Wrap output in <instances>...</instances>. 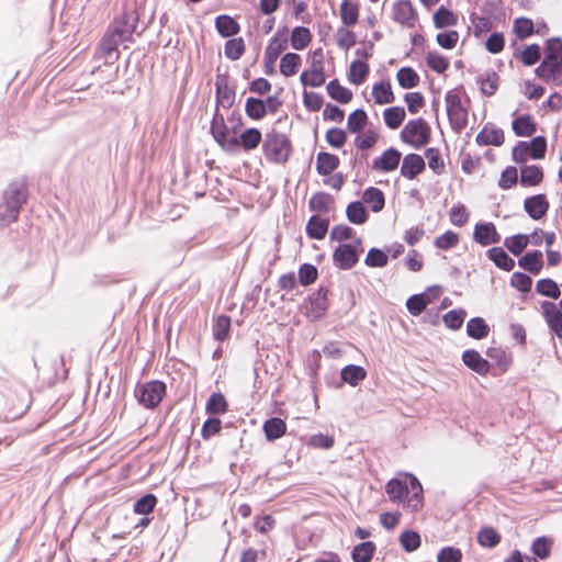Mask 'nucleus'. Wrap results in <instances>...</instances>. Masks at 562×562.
Segmentation results:
<instances>
[{
	"mask_svg": "<svg viewBox=\"0 0 562 562\" xmlns=\"http://www.w3.org/2000/svg\"><path fill=\"white\" fill-rule=\"evenodd\" d=\"M396 79L401 88L413 89L419 85V75L408 66L402 67L396 74Z\"/></svg>",
	"mask_w": 562,
	"mask_h": 562,
	"instance_id": "38",
	"label": "nucleus"
},
{
	"mask_svg": "<svg viewBox=\"0 0 562 562\" xmlns=\"http://www.w3.org/2000/svg\"><path fill=\"white\" fill-rule=\"evenodd\" d=\"M302 64V58L296 53H285L280 60V72L284 77L294 76Z\"/></svg>",
	"mask_w": 562,
	"mask_h": 562,
	"instance_id": "34",
	"label": "nucleus"
},
{
	"mask_svg": "<svg viewBox=\"0 0 562 562\" xmlns=\"http://www.w3.org/2000/svg\"><path fill=\"white\" fill-rule=\"evenodd\" d=\"M229 76L227 72L217 74L215 80L216 108L223 106L229 109L233 106L236 98L235 86H229Z\"/></svg>",
	"mask_w": 562,
	"mask_h": 562,
	"instance_id": "6",
	"label": "nucleus"
},
{
	"mask_svg": "<svg viewBox=\"0 0 562 562\" xmlns=\"http://www.w3.org/2000/svg\"><path fill=\"white\" fill-rule=\"evenodd\" d=\"M467 312L463 308L451 310L442 316L443 324L451 330L462 327Z\"/></svg>",
	"mask_w": 562,
	"mask_h": 562,
	"instance_id": "54",
	"label": "nucleus"
},
{
	"mask_svg": "<svg viewBox=\"0 0 562 562\" xmlns=\"http://www.w3.org/2000/svg\"><path fill=\"white\" fill-rule=\"evenodd\" d=\"M124 42L123 38H121L119 35H116L114 32H112L110 29L102 37L99 49L102 54V56L110 60L112 58L117 59L119 57V45L120 43Z\"/></svg>",
	"mask_w": 562,
	"mask_h": 562,
	"instance_id": "19",
	"label": "nucleus"
},
{
	"mask_svg": "<svg viewBox=\"0 0 562 562\" xmlns=\"http://www.w3.org/2000/svg\"><path fill=\"white\" fill-rule=\"evenodd\" d=\"M340 19L345 26L350 27L359 20V5L350 1H342L340 4Z\"/></svg>",
	"mask_w": 562,
	"mask_h": 562,
	"instance_id": "40",
	"label": "nucleus"
},
{
	"mask_svg": "<svg viewBox=\"0 0 562 562\" xmlns=\"http://www.w3.org/2000/svg\"><path fill=\"white\" fill-rule=\"evenodd\" d=\"M363 201L370 204L372 212L378 213L384 209L385 196L382 190L375 187H369L363 192Z\"/></svg>",
	"mask_w": 562,
	"mask_h": 562,
	"instance_id": "31",
	"label": "nucleus"
},
{
	"mask_svg": "<svg viewBox=\"0 0 562 562\" xmlns=\"http://www.w3.org/2000/svg\"><path fill=\"white\" fill-rule=\"evenodd\" d=\"M426 169L424 157L418 154H408L403 158L401 166V175L413 180L423 173Z\"/></svg>",
	"mask_w": 562,
	"mask_h": 562,
	"instance_id": "15",
	"label": "nucleus"
},
{
	"mask_svg": "<svg viewBox=\"0 0 562 562\" xmlns=\"http://www.w3.org/2000/svg\"><path fill=\"white\" fill-rule=\"evenodd\" d=\"M549 201L544 194L528 196L524 201L526 213L535 221L542 218L549 210Z\"/></svg>",
	"mask_w": 562,
	"mask_h": 562,
	"instance_id": "16",
	"label": "nucleus"
},
{
	"mask_svg": "<svg viewBox=\"0 0 562 562\" xmlns=\"http://www.w3.org/2000/svg\"><path fill=\"white\" fill-rule=\"evenodd\" d=\"M401 140H430V127L422 119H415L407 122L400 134Z\"/></svg>",
	"mask_w": 562,
	"mask_h": 562,
	"instance_id": "7",
	"label": "nucleus"
},
{
	"mask_svg": "<svg viewBox=\"0 0 562 562\" xmlns=\"http://www.w3.org/2000/svg\"><path fill=\"white\" fill-rule=\"evenodd\" d=\"M375 549L376 547L372 541L360 542L353 547L351 558L353 562H371Z\"/></svg>",
	"mask_w": 562,
	"mask_h": 562,
	"instance_id": "37",
	"label": "nucleus"
},
{
	"mask_svg": "<svg viewBox=\"0 0 562 562\" xmlns=\"http://www.w3.org/2000/svg\"><path fill=\"white\" fill-rule=\"evenodd\" d=\"M329 228V220L317 215H312L306 223V235L311 239L322 240L327 235Z\"/></svg>",
	"mask_w": 562,
	"mask_h": 562,
	"instance_id": "21",
	"label": "nucleus"
},
{
	"mask_svg": "<svg viewBox=\"0 0 562 562\" xmlns=\"http://www.w3.org/2000/svg\"><path fill=\"white\" fill-rule=\"evenodd\" d=\"M518 266L531 274H539L543 267V256L540 250H530L518 259Z\"/></svg>",
	"mask_w": 562,
	"mask_h": 562,
	"instance_id": "20",
	"label": "nucleus"
},
{
	"mask_svg": "<svg viewBox=\"0 0 562 562\" xmlns=\"http://www.w3.org/2000/svg\"><path fill=\"white\" fill-rule=\"evenodd\" d=\"M473 239L481 246H488L499 243L501 235L492 222L477 223L474 226Z\"/></svg>",
	"mask_w": 562,
	"mask_h": 562,
	"instance_id": "14",
	"label": "nucleus"
},
{
	"mask_svg": "<svg viewBox=\"0 0 562 562\" xmlns=\"http://www.w3.org/2000/svg\"><path fill=\"white\" fill-rule=\"evenodd\" d=\"M372 94L376 104H389L395 99L390 81L376 82L372 88Z\"/></svg>",
	"mask_w": 562,
	"mask_h": 562,
	"instance_id": "35",
	"label": "nucleus"
},
{
	"mask_svg": "<svg viewBox=\"0 0 562 562\" xmlns=\"http://www.w3.org/2000/svg\"><path fill=\"white\" fill-rule=\"evenodd\" d=\"M211 133L214 140H228L226 135L228 134V126L224 122V116L218 113V109H215V113L211 124Z\"/></svg>",
	"mask_w": 562,
	"mask_h": 562,
	"instance_id": "57",
	"label": "nucleus"
},
{
	"mask_svg": "<svg viewBox=\"0 0 562 562\" xmlns=\"http://www.w3.org/2000/svg\"><path fill=\"white\" fill-rule=\"evenodd\" d=\"M400 160L401 153L391 147L373 160V168L383 172H390L398 167Z\"/></svg>",
	"mask_w": 562,
	"mask_h": 562,
	"instance_id": "18",
	"label": "nucleus"
},
{
	"mask_svg": "<svg viewBox=\"0 0 562 562\" xmlns=\"http://www.w3.org/2000/svg\"><path fill=\"white\" fill-rule=\"evenodd\" d=\"M486 256L497 268L504 271H512L515 267V260L502 247L490 248Z\"/></svg>",
	"mask_w": 562,
	"mask_h": 562,
	"instance_id": "23",
	"label": "nucleus"
},
{
	"mask_svg": "<svg viewBox=\"0 0 562 562\" xmlns=\"http://www.w3.org/2000/svg\"><path fill=\"white\" fill-rule=\"evenodd\" d=\"M543 178L542 169L538 166H526L520 170V183L522 186H537Z\"/></svg>",
	"mask_w": 562,
	"mask_h": 562,
	"instance_id": "47",
	"label": "nucleus"
},
{
	"mask_svg": "<svg viewBox=\"0 0 562 562\" xmlns=\"http://www.w3.org/2000/svg\"><path fill=\"white\" fill-rule=\"evenodd\" d=\"M387 254L376 247L371 248L364 258V263L370 268H383L387 265Z\"/></svg>",
	"mask_w": 562,
	"mask_h": 562,
	"instance_id": "56",
	"label": "nucleus"
},
{
	"mask_svg": "<svg viewBox=\"0 0 562 562\" xmlns=\"http://www.w3.org/2000/svg\"><path fill=\"white\" fill-rule=\"evenodd\" d=\"M334 203L335 200L329 193L316 192L311 196L308 207L312 212L327 213Z\"/></svg>",
	"mask_w": 562,
	"mask_h": 562,
	"instance_id": "27",
	"label": "nucleus"
},
{
	"mask_svg": "<svg viewBox=\"0 0 562 562\" xmlns=\"http://www.w3.org/2000/svg\"><path fill=\"white\" fill-rule=\"evenodd\" d=\"M366 376L367 371L362 367L357 364H348L341 369L339 380L334 378V382H327V384L336 389L341 387L344 383H348L351 386H357L361 381L366 379Z\"/></svg>",
	"mask_w": 562,
	"mask_h": 562,
	"instance_id": "10",
	"label": "nucleus"
},
{
	"mask_svg": "<svg viewBox=\"0 0 562 562\" xmlns=\"http://www.w3.org/2000/svg\"><path fill=\"white\" fill-rule=\"evenodd\" d=\"M528 244L529 236L525 234H516L507 237L504 241V245L514 256H519L526 249Z\"/></svg>",
	"mask_w": 562,
	"mask_h": 562,
	"instance_id": "52",
	"label": "nucleus"
},
{
	"mask_svg": "<svg viewBox=\"0 0 562 562\" xmlns=\"http://www.w3.org/2000/svg\"><path fill=\"white\" fill-rule=\"evenodd\" d=\"M312 41V33L305 26H295L291 33L290 44L295 50L305 49Z\"/></svg>",
	"mask_w": 562,
	"mask_h": 562,
	"instance_id": "33",
	"label": "nucleus"
},
{
	"mask_svg": "<svg viewBox=\"0 0 562 562\" xmlns=\"http://www.w3.org/2000/svg\"><path fill=\"white\" fill-rule=\"evenodd\" d=\"M139 15L136 10H124L123 13L115 18L109 29L119 35L123 41H132V35L136 32Z\"/></svg>",
	"mask_w": 562,
	"mask_h": 562,
	"instance_id": "5",
	"label": "nucleus"
},
{
	"mask_svg": "<svg viewBox=\"0 0 562 562\" xmlns=\"http://www.w3.org/2000/svg\"><path fill=\"white\" fill-rule=\"evenodd\" d=\"M480 85L481 92L486 97H492L498 89L499 76L494 70H488L485 75H480L476 78Z\"/></svg>",
	"mask_w": 562,
	"mask_h": 562,
	"instance_id": "26",
	"label": "nucleus"
},
{
	"mask_svg": "<svg viewBox=\"0 0 562 562\" xmlns=\"http://www.w3.org/2000/svg\"><path fill=\"white\" fill-rule=\"evenodd\" d=\"M477 542L484 548H495L501 542V535L493 527H483L476 536Z\"/></svg>",
	"mask_w": 562,
	"mask_h": 562,
	"instance_id": "45",
	"label": "nucleus"
},
{
	"mask_svg": "<svg viewBox=\"0 0 562 562\" xmlns=\"http://www.w3.org/2000/svg\"><path fill=\"white\" fill-rule=\"evenodd\" d=\"M262 429L268 441H276L285 434L286 424L279 417H270L263 423Z\"/></svg>",
	"mask_w": 562,
	"mask_h": 562,
	"instance_id": "24",
	"label": "nucleus"
},
{
	"mask_svg": "<svg viewBox=\"0 0 562 562\" xmlns=\"http://www.w3.org/2000/svg\"><path fill=\"white\" fill-rule=\"evenodd\" d=\"M552 540L546 536L536 538L531 543V552L538 559L546 560L550 557Z\"/></svg>",
	"mask_w": 562,
	"mask_h": 562,
	"instance_id": "50",
	"label": "nucleus"
},
{
	"mask_svg": "<svg viewBox=\"0 0 562 562\" xmlns=\"http://www.w3.org/2000/svg\"><path fill=\"white\" fill-rule=\"evenodd\" d=\"M427 66L437 74H443L449 68V60L438 52H428L426 56Z\"/></svg>",
	"mask_w": 562,
	"mask_h": 562,
	"instance_id": "59",
	"label": "nucleus"
},
{
	"mask_svg": "<svg viewBox=\"0 0 562 562\" xmlns=\"http://www.w3.org/2000/svg\"><path fill=\"white\" fill-rule=\"evenodd\" d=\"M245 49V42L241 37L231 38L224 46V53L231 60H238L244 55Z\"/></svg>",
	"mask_w": 562,
	"mask_h": 562,
	"instance_id": "53",
	"label": "nucleus"
},
{
	"mask_svg": "<svg viewBox=\"0 0 562 562\" xmlns=\"http://www.w3.org/2000/svg\"><path fill=\"white\" fill-rule=\"evenodd\" d=\"M336 42L339 48L348 50L357 43V36L353 31L348 30L347 26H340L336 33Z\"/></svg>",
	"mask_w": 562,
	"mask_h": 562,
	"instance_id": "60",
	"label": "nucleus"
},
{
	"mask_svg": "<svg viewBox=\"0 0 562 562\" xmlns=\"http://www.w3.org/2000/svg\"><path fill=\"white\" fill-rule=\"evenodd\" d=\"M462 361L469 369L477 374L484 375L490 371V362L474 349L464 350Z\"/></svg>",
	"mask_w": 562,
	"mask_h": 562,
	"instance_id": "17",
	"label": "nucleus"
},
{
	"mask_svg": "<svg viewBox=\"0 0 562 562\" xmlns=\"http://www.w3.org/2000/svg\"><path fill=\"white\" fill-rule=\"evenodd\" d=\"M398 541L404 551L411 553L419 549L422 546L420 535L412 529H407L400 535Z\"/></svg>",
	"mask_w": 562,
	"mask_h": 562,
	"instance_id": "46",
	"label": "nucleus"
},
{
	"mask_svg": "<svg viewBox=\"0 0 562 562\" xmlns=\"http://www.w3.org/2000/svg\"><path fill=\"white\" fill-rule=\"evenodd\" d=\"M541 308L550 330L562 339V312L559 310L558 305L551 301H543Z\"/></svg>",
	"mask_w": 562,
	"mask_h": 562,
	"instance_id": "11",
	"label": "nucleus"
},
{
	"mask_svg": "<svg viewBox=\"0 0 562 562\" xmlns=\"http://www.w3.org/2000/svg\"><path fill=\"white\" fill-rule=\"evenodd\" d=\"M328 292L326 286L321 285L306 299L304 303L305 314L312 322H317L325 317L329 307Z\"/></svg>",
	"mask_w": 562,
	"mask_h": 562,
	"instance_id": "4",
	"label": "nucleus"
},
{
	"mask_svg": "<svg viewBox=\"0 0 562 562\" xmlns=\"http://www.w3.org/2000/svg\"><path fill=\"white\" fill-rule=\"evenodd\" d=\"M26 188L22 184H11L3 192L0 202V225L5 226L16 221L21 205L26 201Z\"/></svg>",
	"mask_w": 562,
	"mask_h": 562,
	"instance_id": "2",
	"label": "nucleus"
},
{
	"mask_svg": "<svg viewBox=\"0 0 562 562\" xmlns=\"http://www.w3.org/2000/svg\"><path fill=\"white\" fill-rule=\"evenodd\" d=\"M346 216L351 224L361 225L368 221L369 214L362 202L353 201L347 205Z\"/></svg>",
	"mask_w": 562,
	"mask_h": 562,
	"instance_id": "30",
	"label": "nucleus"
},
{
	"mask_svg": "<svg viewBox=\"0 0 562 562\" xmlns=\"http://www.w3.org/2000/svg\"><path fill=\"white\" fill-rule=\"evenodd\" d=\"M368 122L367 112L363 109H357L352 111L347 120L348 131L351 133L361 132Z\"/></svg>",
	"mask_w": 562,
	"mask_h": 562,
	"instance_id": "49",
	"label": "nucleus"
},
{
	"mask_svg": "<svg viewBox=\"0 0 562 562\" xmlns=\"http://www.w3.org/2000/svg\"><path fill=\"white\" fill-rule=\"evenodd\" d=\"M245 112L252 120H261L266 115L263 100L255 97L247 98Z\"/></svg>",
	"mask_w": 562,
	"mask_h": 562,
	"instance_id": "58",
	"label": "nucleus"
},
{
	"mask_svg": "<svg viewBox=\"0 0 562 562\" xmlns=\"http://www.w3.org/2000/svg\"><path fill=\"white\" fill-rule=\"evenodd\" d=\"M536 76L544 82L553 81L557 86L562 85V61L549 60L544 65V59L535 69Z\"/></svg>",
	"mask_w": 562,
	"mask_h": 562,
	"instance_id": "12",
	"label": "nucleus"
},
{
	"mask_svg": "<svg viewBox=\"0 0 562 562\" xmlns=\"http://www.w3.org/2000/svg\"><path fill=\"white\" fill-rule=\"evenodd\" d=\"M462 551L451 546L443 547L437 554V562H462Z\"/></svg>",
	"mask_w": 562,
	"mask_h": 562,
	"instance_id": "64",
	"label": "nucleus"
},
{
	"mask_svg": "<svg viewBox=\"0 0 562 562\" xmlns=\"http://www.w3.org/2000/svg\"><path fill=\"white\" fill-rule=\"evenodd\" d=\"M215 29L222 37H233L240 32L238 22L228 14H221L215 18Z\"/></svg>",
	"mask_w": 562,
	"mask_h": 562,
	"instance_id": "22",
	"label": "nucleus"
},
{
	"mask_svg": "<svg viewBox=\"0 0 562 562\" xmlns=\"http://www.w3.org/2000/svg\"><path fill=\"white\" fill-rule=\"evenodd\" d=\"M370 72V66L362 60L356 59L350 64L348 79L353 85H361Z\"/></svg>",
	"mask_w": 562,
	"mask_h": 562,
	"instance_id": "36",
	"label": "nucleus"
},
{
	"mask_svg": "<svg viewBox=\"0 0 562 562\" xmlns=\"http://www.w3.org/2000/svg\"><path fill=\"white\" fill-rule=\"evenodd\" d=\"M338 165L339 159L337 156L326 151L318 153L316 170L321 176H328L338 167Z\"/></svg>",
	"mask_w": 562,
	"mask_h": 562,
	"instance_id": "32",
	"label": "nucleus"
},
{
	"mask_svg": "<svg viewBox=\"0 0 562 562\" xmlns=\"http://www.w3.org/2000/svg\"><path fill=\"white\" fill-rule=\"evenodd\" d=\"M318 270L312 263H303L299 268V282L303 286H307L317 280Z\"/></svg>",
	"mask_w": 562,
	"mask_h": 562,
	"instance_id": "63",
	"label": "nucleus"
},
{
	"mask_svg": "<svg viewBox=\"0 0 562 562\" xmlns=\"http://www.w3.org/2000/svg\"><path fill=\"white\" fill-rule=\"evenodd\" d=\"M405 116L406 112L403 106H391L383 112L384 123L391 130L398 128L404 122Z\"/></svg>",
	"mask_w": 562,
	"mask_h": 562,
	"instance_id": "41",
	"label": "nucleus"
},
{
	"mask_svg": "<svg viewBox=\"0 0 562 562\" xmlns=\"http://www.w3.org/2000/svg\"><path fill=\"white\" fill-rule=\"evenodd\" d=\"M326 89L328 95L341 104L349 103L352 99L351 90L341 86L338 79L330 80Z\"/></svg>",
	"mask_w": 562,
	"mask_h": 562,
	"instance_id": "29",
	"label": "nucleus"
},
{
	"mask_svg": "<svg viewBox=\"0 0 562 562\" xmlns=\"http://www.w3.org/2000/svg\"><path fill=\"white\" fill-rule=\"evenodd\" d=\"M490 327L482 317H472L467 324V334L473 339H483L487 337Z\"/></svg>",
	"mask_w": 562,
	"mask_h": 562,
	"instance_id": "42",
	"label": "nucleus"
},
{
	"mask_svg": "<svg viewBox=\"0 0 562 562\" xmlns=\"http://www.w3.org/2000/svg\"><path fill=\"white\" fill-rule=\"evenodd\" d=\"M205 411L213 416L225 414L228 411V403L225 396L221 392L211 394L206 402Z\"/></svg>",
	"mask_w": 562,
	"mask_h": 562,
	"instance_id": "39",
	"label": "nucleus"
},
{
	"mask_svg": "<svg viewBox=\"0 0 562 562\" xmlns=\"http://www.w3.org/2000/svg\"><path fill=\"white\" fill-rule=\"evenodd\" d=\"M385 492L393 503L407 499V505L413 512H418L423 507V486L412 474L404 479H391L385 485Z\"/></svg>",
	"mask_w": 562,
	"mask_h": 562,
	"instance_id": "1",
	"label": "nucleus"
},
{
	"mask_svg": "<svg viewBox=\"0 0 562 562\" xmlns=\"http://www.w3.org/2000/svg\"><path fill=\"white\" fill-rule=\"evenodd\" d=\"M167 393V385L162 381L153 380L137 383L134 395L139 405L153 409L157 407Z\"/></svg>",
	"mask_w": 562,
	"mask_h": 562,
	"instance_id": "3",
	"label": "nucleus"
},
{
	"mask_svg": "<svg viewBox=\"0 0 562 562\" xmlns=\"http://www.w3.org/2000/svg\"><path fill=\"white\" fill-rule=\"evenodd\" d=\"M430 303L431 299L427 293L413 294L406 301V308L413 316H418Z\"/></svg>",
	"mask_w": 562,
	"mask_h": 562,
	"instance_id": "43",
	"label": "nucleus"
},
{
	"mask_svg": "<svg viewBox=\"0 0 562 562\" xmlns=\"http://www.w3.org/2000/svg\"><path fill=\"white\" fill-rule=\"evenodd\" d=\"M263 153L267 160L274 164H284L288 161L292 151V143H262Z\"/></svg>",
	"mask_w": 562,
	"mask_h": 562,
	"instance_id": "13",
	"label": "nucleus"
},
{
	"mask_svg": "<svg viewBox=\"0 0 562 562\" xmlns=\"http://www.w3.org/2000/svg\"><path fill=\"white\" fill-rule=\"evenodd\" d=\"M513 31L519 40H525L535 33V25L531 19L520 16L514 21Z\"/></svg>",
	"mask_w": 562,
	"mask_h": 562,
	"instance_id": "55",
	"label": "nucleus"
},
{
	"mask_svg": "<svg viewBox=\"0 0 562 562\" xmlns=\"http://www.w3.org/2000/svg\"><path fill=\"white\" fill-rule=\"evenodd\" d=\"M392 18L400 24L413 27L418 14L409 0H398L393 4Z\"/></svg>",
	"mask_w": 562,
	"mask_h": 562,
	"instance_id": "9",
	"label": "nucleus"
},
{
	"mask_svg": "<svg viewBox=\"0 0 562 562\" xmlns=\"http://www.w3.org/2000/svg\"><path fill=\"white\" fill-rule=\"evenodd\" d=\"M432 22L436 29H445L457 25L458 16L450 9L440 5L432 15Z\"/></svg>",
	"mask_w": 562,
	"mask_h": 562,
	"instance_id": "28",
	"label": "nucleus"
},
{
	"mask_svg": "<svg viewBox=\"0 0 562 562\" xmlns=\"http://www.w3.org/2000/svg\"><path fill=\"white\" fill-rule=\"evenodd\" d=\"M425 157L428 161V167L436 173L441 175L445 172V161L440 151L436 148H427Z\"/></svg>",
	"mask_w": 562,
	"mask_h": 562,
	"instance_id": "62",
	"label": "nucleus"
},
{
	"mask_svg": "<svg viewBox=\"0 0 562 562\" xmlns=\"http://www.w3.org/2000/svg\"><path fill=\"white\" fill-rule=\"evenodd\" d=\"M536 292L553 300L559 299L561 295L558 283L550 278L540 279L536 284Z\"/></svg>",
	"mask_w": 562,
	"mask_h": 562,
	"instance_id": "48",
	"label": "nucleus"
},
{
	"mask_svg": "<svg viewBox=\"0 0 562 562\" xmlns=\"http://www.w3.org/2000/svg\"><path fill=\"white\" fill-rule=\"evenodd\" d=\"M359 255L353 249V245L340 244L333 252V262L340 270H350L359 261Z\"/></svg>",
	"mask_w": 562,
	"mask_h": 562,
	"instance_id": "8",
	"label": "nucleus"
},
{
	"mask_svg": "<svg viewBox=\"0 0 562 562\" xmlns=\"http://www.w3.org/2000/svg\"><path fill=\"white\" fill-rule=\"evenodd\" d=\"M231 317L227 315H220L213 326V336L218 341H224L229 334L231 329Z\"/></svg>",
	"mask_w": 562,
	"mask_h": 562,
	"instance_id": "61",
	"label": "nucleus"
},
{
	"mask_svg": "<svg viewBox=\"0 0 562 562\" xmlns=\"http://www.w3.org/2000/svg\"><path fill=\"white\" fill-rule=\"evenodd\" d=\"M544 65L549 60L562 61V38L551 37L546 41L544 46Z\"/></svg>",
	"mask_w": 562,
	"mask_h": 562,
	"instance_id": "44",
	"label": "nucleus"
},
{
	"mask_svg": "<svg viewBox=\"0 0 562 562\" xmlns=\"http://www.w3.org/2000/svg\"><path fill=\"white\" fill-rule=\"evenodd\" d=\"M512 128L518 137H531L536 131V123L531 115L524 114L512 122Z\"/></svg>",
	"mask_w": 562,
	"mask_h": 562,
	"instance_id": "25",
	"label": "nucleus"
},
{
	"mask_svg": "<svg viewBox=\"0 0 562 562\" xmlns=\"http://www.w3.org/2000/svg\"><path fill=\"white\" fill-rule=\"evenodd\" d=\"M157 497L153 493H147L139 497L133 506L134 513L138 515H148L150 514L156 505H157Z\"/></svg>",
	"mask_w": 562,
	"mask_h": 562,
	"instance_id": "51",
	"label": "nucleus"
}]
</instances>
